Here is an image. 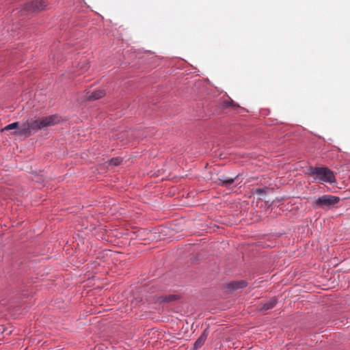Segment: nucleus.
<instances>
[{
	"label": "nucleus",
	"instance_id": "nucleus-1",
	"mask_svg": "<svg viewBox=\"0 0 350 350\" xmlns=\"http://www.w3.org/2000/svg\"><path fill=\"white\" fill-rule=\"evenodd\" d=\"M59 117L55 115L49 116L40 119L31 120L21 125L18 135H30L31 132H36L45 127L53 126L59 122Z\"/></svg>",
	"mask_w": 350,
	"mask_h": 350
},
{
	"label": "nucleus",
	"instance_id": "nucleus-2",
	"mask_svg": "<svg viewBox=\"0 0 350 350\" xmlns=\"http://www.w3.org/2000/svg\"><path fill=\"white\" fill-rule=\"evenodd\" d=\"M310 172L314 176V180L321 184L328 183H333L335 182V176L332 171L327 167H311Z\"/></svg>",
	"mask_w": 350,
	"mask_h": 350
},
{
	"label": "nucleus",
	"instance_id": "nucleus-3",
	"mask_svg": "<svg viewBox=\"0 0 350 350\" xmlns=\"http://www.w3.org/2000/svg\"><path fill=\"white\" fill-rule=\"evenodd\" d=\"M340 201L337 196L332 195H323L316 198L313 202V206L317 208L329 209L334 207Z\"/></svg>",
	"mask_w": 350,
	"mask_h": 350
},
{
	"label": "nucleus",
	"instance_id": "nucleus-4",
	"mask_svg": "<svg viewBox=\"0 0 350 350\" xmlns=\"http://www.w3.org/2000/svg\"><path fill=\"white\" fill-rule=\"evenodd\" d=\"M46 0H33L25 5L27 12H36L43 10L46 7Z\"/></svg>",
	"mask_w": 350,
	"mask_h": 350
},
{
	"label": "nucleus",
	"instance_id": "nucleus-5",
	"mask_svg": "<svg viewBox=\"0 0 350 350\" xmlns=\"http://www.w3.org/2000/svg\"><path fill=\"white\" fill-rule=\"evenodd\" d=\"M237 179L238 176H236L234 178L223 176L218 179L217 184L224 187H230Z\"/></svg>",
	"mask_w": 350,
	"mask_h": 350
},
{
	"label": "nucleus",
	"instance_id": "nucleus-6",
	"mask_svg": "<svg viewBox=\"0 0 350 350\" xmlns=\"http://www.w3.org/2000/svg\"><path fill=\"white\" fill-rule=\"evenodd\" d=\"M247 286V282L244 280L232 282L228 284V288L230 291H235L239 288H243Z\"/></svg>",
	"mask_w": 350,
	"mask_h": 350
},
{
	"label": "nucleus",
	"instance_id": "nucleus-7",
	"mask_svg": "<svg viewBox=\"0 0 350 350\" xmlns=\"http://www.w3.org/2000/svg\"><path fill=\"white\" fill-rule=\"evenodd\" d=\"M105 95V91L103 90H99L93 92L89 96L88 98L90 100H97L102 98Z\"/></svg>",
	"mask_w": 350,
	"mask_h": 350
},
{
	"label": "nucleus",
	"instance_id": "nucleus-8",
	"mask_svg": "<svg viewBox=\"0 0 350 350\" xmlns=\"http://www.w3.org/2000/svg\"><path fill=\"white\" fill-rule=\"evenodd\" d=\"M276 304V300L275 299H271V300L267 301L262 304V306L261 308L262 310H269L273 308Z\"/></svg>",
	"mask_w": 350,
	"mask_h": 350
},
{
	"label": "nucleus",
	"instance_id": "nucleus-9",
	"mask_svg": "<svg viewBox=\"0 0 350 350\" xmlns=\"http://www.w3.org/2000/svg\"><path fill=\"white\" fill-rule=\"evenodd\" d=\"M122 161V159L121 157H115L109 160L108 163L111 166H118Z\"/></svg>",
	"mask_w": 350,
	"mask_h": 350
},
{
	"label": "nucleus",
	"instance_id": "nucleus-10",
	"mask_svg": "<svg viewBox=\"0 0 350 350\" xmlns=\"http://www.w3.org/2000/svg\"><path fill=\"white\" fill-rule=\"evenodd\" d=\"M205 340H206V336H205L202 335L201 336H200L198 338V340L195 342L194 347L196 349L201 347L203 345V344L204 343Z\"/></svg>",
	"mask_w": 350,
	"mask_h": 350
},
{
	"label": "nucleus",
	"instance_id": "nucleus-11",
	"mask_svg": "<svg viewBox=\"0 0 350 350\" xmlns=\"http://www.w3.org/2000/svg\"><path fill=\"white\" fill-rule=\"evenodd\" d=\"M18 122H15L11 123V124L5 126L3 130V131H10V130H12V129H16V128H18Z\"/></svg>",
	"mask_w": 350,
	"mask_h": 350
},
{
	"label": "nucleus",
	"instance_id": "nucleus-12",
	"mask_svg": "<svg viewBox=\"0 0 350 350\" xmlns=\"http://www.w3.org/2000/svg\"><path fill=\"white\" fill-rule=\"evenodd\" d=\"M175 299H176V296L174 295H169V296H161L159 297L160 301H163V302H168V301H170Z\"/></svg>",
	"mask_w": 350,
	"mask_h": 350
},
{
	"label": "nucleus",
	"instance_id": "nucleus-13",
	"mask_svg": "<svg viewBox=\"0 0 350 350\" xmlns=\"http://www.w3.org/2000/svg\"><path fill=\"white\" fill-rule=\"evenodd\" d=\"M254 193L258 196H262L265 193V191L262 188H256L254 189Z\"/></svg>",
	"mask_w": 350,
	"mask_h": 350
}]
</instances>
